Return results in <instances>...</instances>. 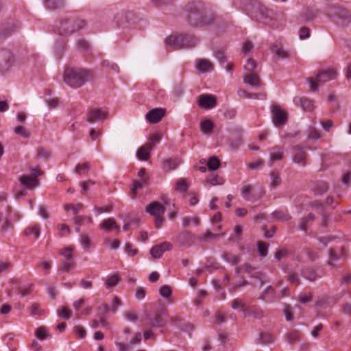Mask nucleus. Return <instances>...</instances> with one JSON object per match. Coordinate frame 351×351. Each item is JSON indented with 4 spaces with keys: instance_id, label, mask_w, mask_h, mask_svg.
I'll return each instance as SVG.
<instances>
[{
    "instance_id": "1",
    "label": "nucleus",
    "mask_w": 351,
    "mask_h": 351,
    "mask_svg": "<svg viewBox=\"0 0 351 351\" xmlns=\"http://www.w3.org/2000/svg\"><path fill=\"white\" fill-rule=\"evenodd\" d=\"M247 14L256 21L274 27L276 26V14L258 2H254L245 8Z\"/></svg>"
},
{
    "instance_id": "2",
    "label": "nucleus",
    "mask_w": 351,
    "mask_h": 351,
    "mask_svg": "<svg viewBox=\"0 0 351 351\" xmlns=\"http://www.w3.org/2000/svg\"><path fill=\"white\" fill-rule=\"evenodd\" d=\"M92 73L81 68H69L64 71V82L72 88H80L91 80Z\"/></svg>"
},
{
    "instance_id": "3",
    "label": "nucleus",
    "mask_w": 351,
    "mask_h": 351,
    "mask_svg": "<svg viewBox=\"0 0 351 351\" xmlns=\"http://www.w3.org/2000/svg\"><path fill=\"white\" fill-rule=\"evenodd\" d=\"M86 21L81 18L74 16L64 17L62 19L58 28L60 35L68 36L86 27Z\"/></svg>"
},
{
    "instance_id": "4",
    "label": "nucleus",
    "mask_w": 351,
    "mask_h": 351,
    "mask_svg": "<svg viewBox=\"0 0 351 351\" xmlns=\"http://www.w3.org/2000/svg\"><path fill=\"white\" fill-rule=\"evenodd\" d=\"M165 43L168 47L179 49L195 47L197 40L191 35L171 36L166 39Z\"/></svg>"
},
{
    "instance_id": "5",
    "label": "nucleus",
    "mask_w": 351,
    "mask_h": 351,
    "mask_svg": "<svg viewBox=\"0 0 351 351\" xmlns=\"http://www.w3.org/2000/svg\"><path fill=\"white\" fill-rule=\"evenodd\" d=\"M337 73L333 69H328L319 71L315 76V79L309 77L307 82L309 88L312 91L317 90L318 86L337 77Z\"/></svg>"
},
{
    "instance_id": "6",
    "label": "nucleus",
    "mask_w": 351,
    "mask_h": 351,
    "mask_svg": "<svg viewBox=\"0 0 351 351\" xmlns=\"http://www.w3.org/2000/svg\"><path fill=\"white\" fill-rule=\"evenodd\" d=\"M328 15L335 18L337 22L343 26L348 25L351 23V12L345 9L331 8L328 10Z\"/></svg>"
},
{
    "instance_id": "7",
    "label": "nucleus",
    "mask_w": 351,
    "mask_h": 351,
    "mask_svg": "<svg viewBox=\"0 0 351 351\" xmlns=\"http://www.w3.org/2000/svg\"><path fill=\"white\" fill-rule=\"evenodd\" d=\"M188 10L190 13L188 15L189 23L193 26L205 25L210 23V21L206 19L205 16L202 15V12L197 11H193L192 7L189 5Z\"/></svg>"
},
{
    "instance_id": "8",
    "label": "nucleus",
    "mask_w": 351,
    "mask_h": 351,
    "mask_svg": "<svg viewBox=\"0 0 351 351\" xmlns=\"http://www.w3.org/2000/svg\"><path fill=\"white\" fill-rule=\"evenodd\" d=\"M271 115L272 121L276 127H280L286 123L287 114L279 106H274L271 108Z\"/></svg>"
},
{
    "instance_id": "9",
    "label": "nucleus",
    "mask_w": 351,
    "mask_h": 351,
    "mask_svg": "<svg viewBox=\"0 0 351 351\" xmlns=\"http://www.w3.org/2000/svg\"><path fill=\"white\" fill-rule=\"evenodd\" d=\"M106 118L107 112L101 108H90L86 113V120L90 123L104 120Z\"/></svg>"
},
{
    "instance_id": "10",
    "label": "nucleus",
    "mask_w": 351,
    "mask_h": 351,
    "mask_svg": "<svg viewBox=\"0 0 351 351\" xmlns=\"http://www.w3.org/2000/svg\"><path fill=\"white\" fill-rule=\"evenodd\" d=\"M197 103L201 108L211 109L216 106L217 101L212 95L203 94L199 96Z\"/></svg>"
},
{
    "instance_id": "11",
    "label": "nucleus",
    "mask_w": 351,
    "mask_h": 351,
    "mask_svg": "<svg viewBox=\"0 0 351 351\" xmlns=\"http://www.w3.org/2000/svg\"><path fill=\"white\" fill-rule=\"evenodd\" d=\"M165 110L162 108H154L149 110L145 115L147 121L151 123L159 122L164 117Z\"/></svg>"
},
{
    "instance_id": "12",
    "label": "nucleus",
    "mask_w": 351,
    "mask_h": 351,
    "mask_svg": "<svg viewBox=\"0 0 351 351\" xmlns=\"http://www.w3.org/2000/svg\"><path fill=\"white\" fill-rule=\"evenodd\" d=\"M171 247L172 245L170 243L165 241L160 245L154 246L150 250V254L154 258H159L165 252L171 250Z\"/></svg>"
},
{
    "instance_id": "13",
    "label": "nucleus",
    "mask_w": 351,
    "mask_h": 351,
    "mask_svg": "<svg viewBox=\"0 0 351 351\" xmlns=\"http://www.w3.org/2000/svg\"><path fill=\"white\" fill-rule=\"evenodd\" d=\"M306 152L300 146H295L293 148V160L295 163L306 165Z\"/></svg>"
},
{
    "instance_id": "14",
    "label": "nucleus",
    "mask_w": 351,
    "mask_h": 351,
    "mask_svg": "<svg viewBox=\"0 0 351 351\" xmlns=\"http://www.w3.org/2000/svg\"><path fill=\"white\" fill-rule=\"evenodd\" d=\"M146 211L153 216H162L165 209V207L158 202H154L149 204L147 208Z\"/></svg>"
},
{
    "instance_id": "15",
    "label": "nucleus",
    "mask_w": 351,
    "mask_h": 351,
    "mask_svg": "<svg viewBox=\"0 0 351 351\" xmlns=\"http://www.w3.org/2000/svg\"><path fill=\"white\" fill-rule=\"evenodd\" d=\"M195 236L188 231L182 232L178 237V243L185 247L191 246L194 242Z\"/></svg>"
},
{
    "instance_id": "16",
    "label": "nucleus",
    "mask_w": 351,
    "mask_h": 351,
    "mask_svg": "<svg viewBox=\"0 0 351 351\" xmlns=\"http://www.w3.org/2000/svg\"><path fill=\"white\" fill-rule=\"evenodd\" d=\"M195 68L201 73L210 72L213 70L212 62L206 59H197L195 62Z\"/></svg>"
},
{
    "instance_id": "17",
    "label": "nucleus",
    "mask_w": 351,
    "mask_h": 351,
    "mask_svg": "<svg viewBox=\"0 0 351 351\" xmlns=\"http://www.w3.org/2000/svg\"><path fill=\"white\" fill-rule=\"evenodd\" d=\"M293 101L296 105H300L304 110L311 111L314 108L313 101L308 98L295 97Z\"/></svg>"
},
{
    "instance_id": "18",
    "label": "nucleus",
    "mask_w": 351,
    "mask_h": 351,
    "mask_svg": "<svg viewBox=\"0 0 351 351\" xmlns=\"http://www.w3.org/2000/svg\"><path fill=\"white\" fill-rule=\"evenodd\" d=\"M343 256V249H341L339 252H337L336 250L331 249L329 254V261L328 262V265L333 267H339V265L336 264V262L341 258Z\"/></svg>"
},
{
    "instance_id": "19",
    "label": "nucleus",
    "mask_w": 351,
    "mask_h": 351,
    "mask_svg": "<svg viewBox=\"0 0 351 351\" xmlns=\"http://www.w3.org/2000/svg\"><path fill=\"white\" fill-rule=\"evenodd\" d=\"M260 298L267 302H275L276 300L274 289L271 286L267 287L266 289L262 293Z\"/></svg>"
},
{
    "instance_id": "20",
    "label": "nucleus",
    "mask_w": 351,
    "mask_h": 351,
    "mask_svg": "<svg viewBox=\"0 0 351 351\" xmlns=\"http://www.w3.org/2000/svg\"><path fill=\"white\" fill-rule=\"evenodd\" d=\"M100 228L107 232H109L112 229L119 230V227L113 218L103 220L100 224Z\"/></svg>"
},
{
    "instance_id": "21",
    "label": "nucleus",
    "mask_w": 351,
    "mask_h": 351,
    "mask_svg": "<svg viewBox=\"0 0 351 351\" xmlns=\"http://www.w3.org/2000/svg\"><path fill=\"white\" fill-rule=\"evenodd\" d=\"M12 56L11 53L7 50L0 51V66L9 67L11 65Z\"/></svg>"
},
{
    "instance_id": "22",
    "label": "nucleus",
    "mask_w": 351,
    "mask_h": 351,
    "mask_svg": "<svg viewBox=\"0 0 351 351\" xmlns=\"http://www.w3.org/2000/svg\"><path fill=\"white\" fill-rule=\"evenodd\" d=\"M284 154V148L282 147L276 146L271 149L270 153V165H272V162L276 160H280L282 158Z\"/></svg>"
},
{
    "instance_id": "23",
    "label": "nucleus",
    "mask_w": 351,
    "mask_h": 351,
    "mask_svg": "<svg viewBox=\"0 0 351 351\" xmlns=\"http://www.w3.org/2000/svg\"><path fill=\"white\" fill-rule=\"evenodd\" d=\"M231 306L233 309L240 308L241 311L243 313L245 317L249 316V310L243 300L236 298L232 301Z\"/></svg>"
},
{
    "instance_id": "24",
    "label": "nucleus",
    "mask_w": 351,
    "mask_h": 351,
    "mask_svg": "<svg viewBox=\"0 0 351 351\" xmlns=\"http://www.w3.org/2000/svg\"><path fill=\"white\" fill-rule=\"evenodd\" d=\"M151 150V147L145 144L138 149L136 156L139 160L146 161L150 157L149 152Z\"/></svg>"
},
{
    "instance_id": "25",
    "label": "nucleus",
    "mask_w": 351,
    "mask_h": 351,
    "mask_svg": "<svg viewBox=\"0 0 351 351\" xmlns=\"http://www.w3.org/2000/svg\"><path fill=\"white\" fill-rule=\"evenodd\" d=\"M315 12L310 8L304 9L300 15V21L301 22H309L313 21L315 17Z\"/></svg>"
},
{
    "instance_id": "26",
    "label": "nucleus",
    "mask_w": 351,
    "mask_h": 351,
    "mask_svg": "<svg viewBox=\"0 0 351 351\" xmlns=\"http://www.w3.org/2000/svg\"><path fill=\"white\" fill-rule=\"evenodd\" d=\"M19 180L23 185L29 189L36 186L38 184V180L28 176H21Z\"/></svg>"
},
{
    "instance_id": "27",
    "label": "nucleus",
    "mask_w": 351,
    "mask_h": 351,
    "mask_svg": "<svg viewBox=\"0 0 351 351\" xmlns=\"http://www.w3.org/2000/svg\"><path fill=\"white\" fill-rule=\"evenodd\" d=\"M147 325L153 328H161L165 325V321L160 314H156L154 318H150Z\"/></svg>"
},
{
    "instance_id": "28",
    "label": "nucleus",
    "mask_w": 351,
    "mask_h": 351,
    "mask_svg": "<svg viewBox=\"0 0 351 351\" xmlns=\"http://www.w3.org/2000/svg\"><path fill=\"white\" fill-rule=\"evenodd\" d=\"M314 219L315 215L311 213L308 214L306 217L302 218L299 224V229L304 232H306L308 226L314 221Z\"/></svg>"
},
{
    "instance_id": "29",
    "label": "nucleus",
    "mask_w": 351,
    "mask_h": 351,
    "mask_svg": "<svg viewBox=\"0 0 351 351\" xmlns=\"http://www.w3.org/2000/svg\"><path fill=\"white\" fill-rule=\"evenodd\" d=\"M244 82L255 88H258L261 85L258 77L253 73L246 75L244 77Z\"/></svg>"
},
{
    "instance_id": "30",
    "label": "nucleus",
    "mask_w": 351,
    "mask_h": 351,
    "mask_svg": "<svg viewBox=\"0 0 351 351\" xmlns=\"http://www.w3.org/2000/svg\"><path fill=\"white\" fill-rule=\"evenodd\" d=\"M201 132L206 135H210L213 129V123L207 119L202 120L199 123Z\"/></svg>"
},
{
    "instance_id": "31",
    "label": "nucleus",
    "mask_w": 351,
    "mask_h": 351,
    "mask_svg": "<svg viewBox=\"0 0 351 351\" xmlns=\"http://www.w3.org/2000/svg\"><path fill=\"white\" fill-rule=\"evenodd\" d=\"M119 280L120 276L119 274L110 275L105 280V287L108 289H112L119 283Z\"/></svg>"
},
{
    "instance_id": "32",
    "label": "nucleus",
    "mask_w": 351,
    "mask_h": 351,
    "mask_svg": "<svg viewBox=\"0 0 351 351\" xmlns=\"http://www.w3.org/2000/svg\"><path fill=\"white\" fill-rule=\"evenodd\" d=\"M274 51L277 56L282 59L291 58L295 54L294 51L289 52L288 51H285L282 48V47L278 45L274 46Z\"/></svg>"
},
{
    "instance_id": "33",
    "label": "nucleus",
    "mask_w": 351,
    "mask_h": 351,
    "mask_svg": "<svg viewBox=\"0 0 351 351\" xmlns=\"http://www.w3.org/2000/svg\"><path fill=\"white\" fill-rule=\"evenodd\" d=\"M271 215L276 220L280 221H286L291 218L287 210H276L272 213Z\"/></svg>"
},
{
    "instance_id": "34",
    "label": "nucleus",
    "mask_w": 351,
    "mask_h": 351,
    "mask_svg": "<svg viewBox=\"0 0 351 351\" xmlns=\"http://www.w3.org/2000/svg\"><path fill=\"white\" fill-rule=\"evenodd\" d=\"M149 180V177H146L145 178L141 179V180H136L134 182L132 187L131 189L132 193L134 195L136 193V191L138 189H141L143 186L147 184V181Z\"/></svg>"
},
{
    "instance_id": "35",
    "label": "nucleus",
    "mask_w": 351,
    "mask_h": 351,
    "mask_svg": "<svg viewBox=\"0 0 351 351\" xmlns=\"http://www.w3.org/2000/svg\"><path fill=\"white\" fill-rule=\"evenodd\" d=\"M25 234L26 235L32 234L35 239H38L40 234V228L37 225L27 227L25 230Z\"/></svg>"
},
{
    "instance_id": "36",
    "label": "nucleus",
    "mask_w": 351,
    "mask_h": 351,
    "mask_svg": "<svg viewBox=\"0 0 351 351\" xmlns=\"http://www.w3.org/2000/svg\"><path fill=\"white\" fill-rule=\"evenodd\" d=\"M206 183L210 186L222 185L224 180L218 175H213L206 179Z\"/></svg>"
},
{
    "instance_id": "37",
    "label": "nucleus",
    "mask_w": 351,
    "mask_h": 351,
    "mask_svg": "<svg viewBox=\"0 0 351 351\" xmlns=\"http://www.w3.org/2000/svg\"><path fill=\"white\" fill-rule=\"evenodd\" d=\"M222 258L224 261H227L228 263L232 265H237L240 261V258H239V256L229 252L224 253L222 255Z\"/></svg>"
},
{
    "instance_id": "38",
    "label": "nucleus",
    "mask_w": 351,
    "mask_h": 351,
    "mask_svg": "<svg viewBox=\"0 0 351 351\" xmlns=\"http://www.w3.org/2000/svg\"><path fill=\"white\" fill-rule=\"evenodd\" d=\"M303 276L305 278L314 281L317 278L321 277L322 275L317 274L313 269H306L303 271Z\"/></svg>"
},
{
    "instance_id": "39",
    "label": "nucleus",
    "mask_w": 351,
    "mask_h": 351,
    "mask_svg": "<svg viewBox=\"0 0 351 351\" xmlns=\"http://www.w3.org/2000/svg\"><path fill=\"white\" fill-rule=\"evenodd\" d=\"M190 223H193L195 226H198L200 224V221L199 218L196 217H186L182 219V224L184 227H189Z\"/></svg>"
},
{
    "instance_id": "40",
    "label": "nucleus",
    "mask_w": 351,
    "mask_h": 351,
    "mask_svg": "<svg viewBox=\"0 0 351 351\" xmlns=\"http://www.w3.org/2000/svg\"><path fill=\"white\" fill-rule=\"evenodd\" d=\"M274 341V337L271 335L267 332H263L260 334L259 343L265 345L269 344Z\"/></svg>"
},
{
    "instance_id": "41",
    "label": "nucleus",
    "mask_w": 351,
    "mask_h": 351,
    "mask_svg": "<svg viewBox=\"0 0 351 351\" xmlns=\"http://www.w3.org/2000/svg\"><path fill=\"white\" fill-rule=\"evenodd\" d=\"M249 310V316H253L256 319H260L263 317L264 313L263 310L259 307H252L248 308Z\"/></svg>"
},
{
    "instance_id": "42",
    "label": "nucleus",
    "mask_w": 351,
    "mask_h": 351,
    "mask_svg": "<svg viewBox=\"0 0 351 351\" xmlns=\"http://www.w3.org/2000/svg\"><path fill=\"white\" fill-rule=\"evenodd\" d=\"M219 160L215 156L211 157L207 162L208 169L211 171L217 170L219 167Z\"/></svg>"
},
{
    "instance_id": "43",
    "label": "nucleus",
    "mask_w": 351,
    "mask_h": 351,
    "mask_svg": "<svg viewBox=\"0 0 351 351\" xmlns=\"http://www.w3.org/2000/svg\"><path fill=\"white\" fill-rule=\"evenodd\" d=\"M219 236H223V234H213L211 232L207 230L205 233L199 235L198 237V239L200 241L205 242L208 241L210 239H215Z\"/></svg>"
},
{
    "instance_id": "44",
    "label": "nucleus",
    "mask_w": 351,
    "mask_h": 351,
    "mask_svg": "<svg viewBox=\"0 0 351 351\" xmlns=\"http://www.w3.org/2000/svg\"><path fill=\"white\" fill-rule=\"evenodd\" d=\"M90 166L87 162L82 165L78 164L75 166V172L79 175H82L87 173L89 171Z\"/></svg>"
},
{
    "instance_id": "45",
    "label": "nucleus",
    "mask_w": 351,
    "mask_h": 351,
    "mask_svg": "<svg viewBox=\"0 0 351 351\" xmlns=\"http://www.w3.org/2000/svg\"><path fill=\"white\" fill-rule=\"evenodd\" d=\"M253 186L250 184H243L241 188V195L244 199L250 200V195L252 193Z\"/></svg>"
},
{
    "instance_id": "46",
    "label": "nucleus",
    "mask_w": 351,
    "mask_h": 351,
    "mask_svg": "<svg viewBox=\"0 0 351 351\" xmlns=\"http://www.w3.org/2000/svg\"><path fill=\"white\" fill-rule=\"evenodd\" d=\"M80 243L84 250H88L90 246V240L86 234H82L80 236Z\"/></svg>"
},
{
    "instance_id": "47",
    "label": "nucleus",
    "mask_w": 351,
    "mask_h": 351,
    "mask_svg": "<svg viewBox=\"0 0 351 351\" xmlns=\"http://www.w3.org/2000/svg\"><path fill=\"white\" fill-rule=\"evenodd\" d=\"M180 164V161L176 158H169L164 161V165L169 169H175Z\"/></svg>"
},
{
    "instance_id": "48",
    "label": "nucleus",
    "mask_w": 351,
    "mask_h": 351,
    "mask_svg": "<svg viewBox=\"0 0 351 351\" xmlns=\"http://www.w3.org/2000/svg\"><path fill=\"white\" fill-rule=\"evenodd\" d=\"M188 184L185 179L181 178L177 181L176 190L180 192H185L188 189Z\"/></svg>"
},
{
    "instance_id": "49",
    "label": "nucleus",
    "mask_w": 351,
    "mask_h": 351,
    "mask_svg": "<svg viewBox=\"0 0 351 351\" xmlns=\"http://www.w3.org/2000/svg\"><path fill=\"white\" fill-rule=\"evenodd\" d=\"M35 335L39 339H44L47 338L48 335V330L45 327H39L35 332Z\"/></svg>"
},
{
    "instance_id": "50",
    "label": "nucleus",
    "mask_w": 351,
    "mask_h": 351,
    "mask_svg": "<svg viewBox=\"0 0 351 351\" xmlns=\"http://www.w3.org/2000/svg\"><path fill=\"white\" fill-rule=\"evenodd\" d=\"M328 189L327 183L320 181L316 184L315 191L319 194H323L326 193Z\"/></svg>"
},
{
    "instance_id": "51",
    "label": "nucleus",
    "mask_w": 351,
    "mask_h": 351,
    "mask_svg": "<svg viewBox=\"0 0 351 351\" xmlns=\"http://www.w3.org/2000/svg\"><path fill=\"white\" fill-rule=\"evenodd\" d=\"M238 95L239 97H246V98H256V99H259V98H263L265 97V95L263 94H260V95H257V94H251V93H248L247 91L244 90H239L238 91Z\"/></svg>"
},
{
    "instance_id": "52",
    "label": "nucleus",
    "mask_w": 351,
    "mask_h": 351,
    "mask_svg": "<svg viewBox=\"0 0 351 351\" xmlns=\"http://www.w3.org/2000/svg\"><path fill=\"white\" fill-rule=\"evenodd\" d=\"M271 182L270 186L272 187H276L279 186L281 183V179L279 175L275 172H271L270 173Z\"/></svg>"
},
{
    "instance_id": "53",
    "label": "nucleus",
    "mask_w": 351,
    "mask_h": 351,
    "mask_svg": "<svg viewBox=\"0 0 351 351\" xmlns=\"http://www.w3.org/2000/svg\"><path fill=\"white\" fill-rule=\"evenodd\" d=\"M15 134L25 138H27L29 137V132L23 127V126H17L14 130Z\"/></svg>"
},
{
    "instance_id": "54",
    "label": "nucleus",
    "mask_w": 351,
    "mask_h": 351,
    "mask_svg": "<svg viewBox=\"0 0 351 351\" xmlns=\"http://www.w3.org/2000/svg\"><path fill=\"white\" fill-rule=\"evenodd\" d=\"M104 243L108 245L111 250H117L119 247L120 243L118 240L116 239H110L106 238L104 239Z\"/></svg>"
},
{
    "instance_id": "55",
    "label": "nucleus",
    "mask_w": 351,
    "mask_h": 351,
    "mask_svg": "<svg viewBox=\"0 0 351 351\" xmlns=\"http://www.w3.org/2000/svg\"><path fill=\"white\" fill-rule=\"evenodd\" d=\"M258 251L261 256H266L267 254L268 245L262 241H258L257 243Z\"/></svg>"
},
{
    "instance_id": "56",
    "label": "nucleus",
    "mask_w": 351,
    "mask_h": 351,
    "mask_svg": "<svg viewBox=\"0 0 351 351\" xmlns=\"http://www.w3.org/2000/svg\"><path fill=\"white\" fill-rule=\"evenodd\" d=\"M51 156V152L43 147L38 149L37 157L44 160H47Z\"/></svg>"
},
{
    "instance_id": "57",
    "label": "nucleus",
    "mask_w": 351,
    "mask_h": 351,
    "mask_svg": "<svg viewBox=\"0 0 351 351\" xmlns=\"http://www.w3.org/2000/svg\"><path fill=\"white\" fill-rule=\"evenodd\" d=\"M159 293L162 297L167 298L171 295V289L170 287L167 285H163L160 287Z\"/></svg>"
},
{
    "instance_id": "58",
    "label": "nucleus",
    "mask_w": 351,
    "mask_h": 351,
    "mask_svg": "<svg viewBox=\"0 0 351 351\" xmlns=\"http://www.w3.org/2000/svg\"><path fill=\"white\" fill-rule=\"evenodd\" d=\"M256 62L255 61L252 59V58H249L246 63L244 65V69L245 71H248V72H252L254 71V70L256 69Z\"/></svg>"
},
{
    "instance_id": "59",
    "label": "nucleus",
    "mask_w": 351,
    "mask_h": 351,
    "mask_svg": "<svg viewBox=\"0 0 351 351\" xmlns=\"http://www.w3.org/2000/svg\"><path fill=\"white\" fill-rule=\"evenodd\" d=\"M160 136L158 134H155L150 138L149 142L146 143V145H148V147H150L151 149H152L154 146L160 143Z\"/></svg>"
},
{
    "instance_id": "60",
    "label": "nucleus",
    "mask_w": 351,
    "mask_h": 351,
    "mask_svg": "<svg viewBox=\"0 0 351 351\" xmlns=\"http://www.w3.org/2000/svg\"><path fill=\"white\" fill-rule=\"evenodd\" d=\"M58 228L60 230V234L61 237H64V235L70 234L71 230L66 224H60L58 226Z\"/></svg>"
},
{
    "instance_id": "61",
    "label": "nucleus",
    "mask_w": 351,
    "mask_h": 351,
    "mask_svg": "<svg viewBox=\"0 0 351 351\" xmlns=\"http://www.w3.org/2000/svg\"><path fill=\"white\" fill-rule=\"evenodd\" d=\"M125 252L130 256H134L138 253V250L133 247L131 243H127L125 246Z\"/></svg>"
},
{
    "instance_id": "62",
    "label": "nucleus",
    "mask_w": 351,
    "mask_h": 351,
    "mask_svg": "<svg viewBox=\"0 0 351 351\" xmlns=\"http://www.w3.org/2000/svg\"><path fill=\"white\" fill-rule=\"evenodd\" d=\"M72 250L73 249L71 247H66L62 250L61 255L66 258V261L72 260Z\"/></svg>"
},
{
    "instance_id": "63",
    "label": "nucleus",
    "mask_w": 351,
    "mask_h": 351,
    "mask_svg": "<svg viewBox=\"0 0 351 351\" xmlns=\"http://www.w3.org/2000/svg\"><path fill=\"white\" fill-rule=\"evenodd\" d=\"M74 266L73 260L66 261L60 267V269L69 272Z\"/></svg>"
},
{
    "instance_id": "64",
    "label": "nucleus",
    "mask_w": 351,
    "mask_h": 351,
    "mask_svg": "<svg viewBox=\"0 0 351 351\" xmlns=\"http://www.w3.org/2000/svg\"><path fill=\"white\" fill-rule=\"evenodd\" d=\"M310 36V30L308 27H301L299 30V37L301 40L308 38Z\"/></svg>"
}]
</instances>
